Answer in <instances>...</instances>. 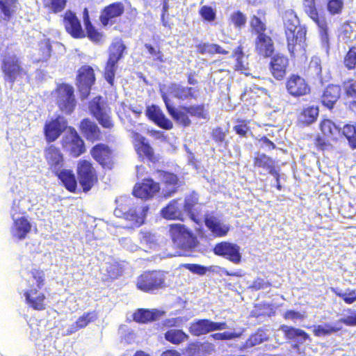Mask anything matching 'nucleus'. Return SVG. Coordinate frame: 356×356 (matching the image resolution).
<instances>
[{
  "label": "nucleus",
  "instance_id": "obj_1",
  "mask_svg": "<svg viewBox=\"0 0 356 356\" xmlns=\"http://www.w3.org/2000/svg\"><path fill=\"white\" fill-rule=\"evenodd\" d=\"M117 207L114 210L116 217L123 218L130 223V228H138L145 221L149 206L142 203H134L127 196H121L116 200Z\"/></svg>",
  "mask_w": 356,
  "mask_h": 356
},
{
  "label": "nucleus",
  "instance_id": "obj_2",
  "mask_svg": "<svg viewBox=\"0 0 356 356\" xmlns=\"http://www.w3.org/2000/svg\"><path fill=\"white\" fill-rule=\"evenodd\" d=\"M161 96L168 114L176 122L184 127L191 124L189 116L198 119H204L206 118V109L203 104L188 106L183 105L180 106V110H177L172 105V101L166 92H161Z\"/></svg>",
  "mask_w": 356,
  "mask_h": 356
},
{
  "label": "nucleus",
  "instance_id": "obj_3",
  "mask_svg": "<svg viewBox=\"0 0 356 356\" xmlns=\"http://www.w3.org/2000/svg\"><path fill=\"white\" fill-rule=\"evenodd\" d=\"M77 180L84 193L90 191L99 181L97 170L92 163L86 159H80L76 167Z\"/></svg>",
  "mask_w": 356,
  "mask_h": 356
},
{
  "label": "nucleus",
  "instance_id": "obj_4",
  "mask_svg": "<svg viewBox=\"0 0 356 356\" xmlns=\"http://www.w3.org/2000/svg\"><path fill=\"white\" fill-rule=\"evenodd\" d=\"M55 101L62 113L72 114L76 106L74 87L66 83L58 84L55 89Z\"/></svg>",
  "mask_w": 356,
  "mask_h": 356
},
{
  "label": "nucleus",
  "instance_id": "obj_5",
  "mask_svg": "<svg viewBox=\"0 0 356 356\" xmlns=\"http://www.w3.org/2000/svg\"><path fill=\"white\" fill-rule=\"evenodd\" d=\"M96 82V75L93 67L88 65L81 66L76 71L75 85L81 99H87L92 86Z\"/></svg>",
  "mask_w": 356,
  "mask_h": 356
},
{
  "label": "nucleus",
  "instance_id": "obj_6",
  "mask_svg": "<svg viewBox=\"0 0 356 356\" xmlns=\"http://www.w3.org/2000/svg\"><path fill=\"white\" fill-rule=\"evenodd\" d=\"M136 286L146 293L163 289L165 286V275L161 270L144 271L138 277Z\"/></svg>",
  "mask_w": 356,
  "mask_h": 356
},
{
  "label": "nucleus",
  "instance_id": "obj_7",
  "mask_svg": "<svg viewBox=\"0 0 356 356\" xmlns=\"http://www.w3.org/2000/svg\"><path fill=\"white\" fill-rule=\"evenodd\" d=\"M60 144L70 156L77 158L86 151V144L75 128L69 127L67 131L63 136Z\"/></svg>",
  "mask_w": 356,
  "mask_h": 356
},
{
  "label": "nucleus",
  "instance_id": "obj_8",
  "mask_svg": "<svg viewBox=\"0 0 356 356\" xmlns=\"http://www.w3.org/2000/svg\"><path fill=\"white\" fill-rule=\"evenodd\" d=\"M90 114L98 121L99 124L105 129H111L114 122L111 116V110L101 96L94 97L88 104Z\"/></svg>",
  "mask_w": 356,
  "mask_h": 356
},
{
  "label": "nucleus",
  "instance_id": "obj_9",
  "mask_svg": "<svg viewBox=\"0 0 356 356\" xmlns=\"http://www.w3.org/2000/svg\"><path fill=\"white\" fill-rule=\"evenodd\" d=\"M307 28L300 27L298 30L285 33L287 49L292 58L306 56Z\"/></svg>",
  "mask_w": 356,
  "mask_h": 356
},
{
  "label": "nucleus",
  "instance_id": "obj_10",
  "mask_svg": "<svg viewBox=\"0 0 356 356\" xmlns=\"http://www.w3.org/2000/svg\"><path fill=\"white\" fill-rule=\"evenodd\" d=\"M302 8L307 15L316 24L321 38L327 42L329 28L324 15L320 14L316 6V0H302Z\"/></svg>",
  "mask_w": 356,
  "mask_h": 356
},
{
  "label": "nucleus",
  "instance_id": "obj_11",
  "mask_svg": "<svg viewBox=\"0 0 356 356\" xmlns=\"http://www.w3.org/2000/svg\"><path fill=\"white\" fill-rule=\"evenodd\" d=\"M131 137L134 149L138 156L142 161L146 160L152 163L158 161V154L156 153L147 138L137 131H133Z\"/></svg>",
  "mask_w": 356,
  "mask_h": 356
},
{
  "label": "nucleus",
  "instance_id": "obj_12",
  "mask_svg": "<svg viewBox=\"0 0 356 356\" xmlns=\"http://www.w3.org/2000/svg\"><path fill=\"white\" fill-rule=\"evenodd\" d=\"M1 61L4 79L13 83L24 72L19 58L15 54H8L2 56Z\"/></svg>",
  "mask_w": 356,
  "mask_h": 356
},
{
  "label": "nucleus",
  "instance_id": "obj_13",
  "mask_svg": "<svg viewBox=\"0 0 356 356\" xmlns=\"http://www.w3.org/2000/svg\"><path fill=\"white\" fill-rule=\"evenodd\" d=\"M227 327L226 322H214L208 318H203L192 322L188 331L193 336L200 337L213 331L225 330Z\"/></svg>",
  "mask_w": 356,
  "mask_h": 356
},
{
  "label": "nucleus",
  "instance_id": "obj_14",
  "mask_svg": "<svg viewBox=\"0 0 356 356\" xmlns=\"http://www.w3.org/2000/svg\"><path fill=\"white\" fill-rule=\"evenodd\" d=\"M125 6L122 1H115L102 9L99 21L102 26H112L124 13Z\"/></svg>",
  "mask_w": 356,
  "mask_h": 356
},
{
  "label": "nucleus",
  "instance_id": "obj_15",
  "mask_svg": "<svg viewBox=\"0 0 356 356\" xmlns=\"http://www.w3.org/2000/svg\"><path fill=\"white\" fill-rule=\"evenodd\" d=\"M67 122L61 115L45 122L43 132L47 143L56 141L67 128Z\"/></svg>",
  "mask_w": 356,
  "mask_h": 356
},
{
  "label": "nucleus",
  "instance_id": "obj_16",
  "mask_svg": "<svg viewBox=\"0 0 356 356\" xmlns=\"http://www.w3.org/2000/svg\"><path fill=\"white\" fill-rule=\"evenodd\" d=\"M168 90L169 94L181 102L196 101L200 95V89L198 87L186 86L175 82L171 83Z\"/></svg>",
  "mask_w": 356,
  "mask_h": 356
},
{
  "label": "nucleus",
  "instance_id": "obj_17",
  "mask_svg": "<svg viewBox=\"0 0 356 356\" xmlns=\"http://www.w3.org/2000/svg\"><path fill=\"white\" fill-rule=\"evenodd\" d=\"M252 166L254 170L259 171L260 175H262L261 170L266 171L278 179L279 170L276 161L266 154L256 152L252 158Z\"/></svg>",
  "mask_w": 356,
  "mask_h": 356
},
{
  "label": "nucleus",
  "instance_id": "obj_18",
  "mask_svg": "<svg viewBox=\"0 0 356 356\" xmlns=\"http://www.w3.org/2000/svg\"><path fill=\"white\" fill-rule=\"evenodd\" d=\"M90 155L92 159L103 168L111 169L113 166V150L109 146L104 143H98L90 149Z\"/></svg>",
  "mask_w": 356,
  "mask_h": 356
},
{
  "label": "nucleus",
  "instance_id": "obj_19",
  "mask_svg": "<svg viewBox=\"0 0 356 356\" xmlns=\"http://www.w3.org/2000/svg\"><path fill=\"white\" fill-rule=\"evenodd\" d=\"M213 253L225 258L229 261L238 264L241 261L240 247L236 244L227 241H222L215 245L213 249Z\"/></svg>",
  "mask_w": 356,
  "mask_h": 356
},
{
  "label": "nucleus",
  "instance_id": "obj_20",
  "mask_svg": "<svg viewBox=\"0 0 356 356\" xmlns=\"http://www.w3.org/2000/svg\"><path fill=\"white\" fill-rule=\"evenodd\" d=\"M286 88L289 94L299 97L309 94L311 88L308 83L298 74H291L286 82Z\"/></svg>",
  "mask_w": 356,
  "mask_h": 356
},
{
  "label": "nucleus",
  "instance_id": "obj_21",
  "mask_svg": "<svg viewBox=\"0 0 356 356\" xmlns=\"http://www.w3.org/2000/svg\"><path fill=\"white\" fill-rule=\"evenodd\" d=\"M269 70L271 75L278 81L284 79L289 66V59L284 54L277 53L270 56Z\"/></svg>",
  "mask_w": 356,
  "mask_h": 356
},
{
  "label": "nucleus",
  "instance_id": "obj_22",
  "mask_svg": "<svg viewBox=\"0 0 356 356\" xmlns=\"http://www.w3.org/2000/svg\"><path fill=\"white\" fill-rule=\"evenodd\" d=\"M44 156L49 166V170L55 173L63 168L65 164L63 154L54 145H50L44 149Z\"/></svg>",
  "mask_w": 356,
  "mask_h": 356
},
{
  "label": "nucleus",
  "instance_id": "obj_23",
  "mask_svg": "<svg viewBox=\"0 0 356 356\" xmlns=\"http://www.w3.org/2000/svg\"><path fill=\"white\" fill-rule=\"evenodd\" d=\"M63 22L66 32L73 38L81 39L86 37L81 22L74 12L70 10H66Z\"/></svg>",
  "mask_w": 356,
  "mask_h": 356
},
{
  "label": "nucleus",
  "instance_id": "obj_24",
  "mask_svg": "<svg viewBox=\"0 0 356 356\" xmlns=\"http://www.w3.org/2000/svg\"><path fill=\"white\" fill-rule=\"evenodd\" d=\"M160 191V184L151 178L143 179L142 182L135 186L133 195L141 199H150Z\"/></svg>",
  "mask_w": 356,
  "mask_h": 356
},
{
  "label": "nucleus",
  "instance_id": "obj_25",
  "mask_svg": "<svg viewBox=\"0 0 356 356\" xmlns=\"http://www.w3.org/2000/svg\"><path fill=\"white\" fill-rule=\"evenodd\" d=\"M145 115L158 127L170 130L173 128V123L164 115L161 109L156 105L152 104L147 106Z\"/></svg>",
  "mask_w": 356,
  "mask_h": 356
},
{
  "label": "nucleus",
  "instance_id": "obj_26",
  "mask_svg": "<svg viewBox=\"0 0 356 356\" xmlns=\"http://www.w3.org/2000/svg\"><path fill=\"white\" fill-rule=\"evenodd\" d=\"M254 51L259 57L264 58L272 56L275 51L273 38L267 34L257 36L254 40Z\"/></svg>",
  "mask_w": 356,
  "mask_h": 356
},
{
  "label": "nucleus",
  "instance_id": "obj_27",
  "mask_svg": "<svg viewBox=\"0 0 356 356\" xmlns=\"http://www.w3.org/2000/svg\"><path fill=\"white\" fill-rule=\"evenodd\" d=\"M341 96V88L338 84H329L324 89L321 102L323 106L332 110Z\"/></svg>",
  "mask_w": 356,
  "mask_h": 356
},
{
  "label": "nucleus",
  "instance_id": "obj_28",
  "mask_svg": "<svg viewBox=\"0 0 356 356\" xmlns=\"http://www.w3.org/2000/svg\"><path fill=\"white\" fill-rule=\"evenodd\" d=\"M79 131L85 138L94 143L102 139V131L97 124L90 118L81 120L79 126Z\"/></svg>",
  "mask_w": 356,
  "mask_h": 356
},
{
  "label": "nucleus",
  "instance_id": "obj_29",
  "mask_svg": "<svg viewBox=\"0 0 356 356\" xmlns=\"http://www.w3.org/2000/svg\"><path fill=\"white\" fill-rule=\"evenodd\" d=\"M25 302L29 307L36 311H43L47 307L46 296L36 289H30L24 293Z\"/></svg>",
  "mask_w": 356,
  "mask_h": 356
},
{
  "label": "nucleus",
  "instance_id": "obj_30",
  "mask_svg": "<svg viewBox=\"0 0 356 356\" xmlns=\"http://www.w3.org/2000/svg\"><path fill=\"white\" fill-rule=\"evenodd\" d=\"M214 350V345L208 341L189 343L185 350V356H206Z\"/></svg>",
  "mask_w": 356,
  "mask_h": 356
},
{
  "label": "nucleus",
  "instance_id": "obj_31",
  "mask_svg": "<svg viewBox=\"0 0 356 356\" xmlns=\"http://www.w3.org/2000/svg\"><path fill=\"white\" fill-rule=\"evenodd\" d=\"M83 21L86 30V36H87L88 39L93 43H102L104 40V34L97 29H96V27L91 22L89 12L87 8H85L83 11Z\"/></svg>",
  "mask_w": 356,
  "mask_h": 356
},
{
  "label": "nucleus",
  "instance_id": "obj_32",
  "mask_svg": "<svg viewBox=\"0 0 356 356\" xmlns=\"http://www.w3.org/2000/svg\"><path fill=\"white\" fill-rule=\"evenodd\" d=\"M54 174L62 182L66 190L73 193L76 192L78 180L72 170L61 168Z\"/></svg>",
  "mask_w": 356,
  "mask_h": 356
},
{
  "label": "nucleus",
  "instance_id": "obj_33",
  "mask_svg": "<svg viewBox=\"0 0 356 356\" xmlns=\"http://www.w3.org/2000/svg\"><path fill=\"white\" fill-rule=\"evenodd\" d=\"M160 175L161 181L165 187L170 186L169 189H163L164 195L170 197L178 191L180 186L179 179L177 175L164 170H158Z\"/></svg>",
  "mask_w": 356,
  "mask_h": 356
},
{
  "label": "nucleus",
  "instance_id": "obj_34",
  "mask_svg": "<svg viewBox=\"0 0 356 356\" xmlns=\"http://www.w3.org/2000/svg\"><path fill=\"white\" fill-rule=\"evenodd\" d=\"M19 0H0V23H7L15 15Z\"/></svg>",
  "mask_w": 356,
  "mask_h": 356
},
{
  "label": "nucleus",
  "instance_id": "obj_35",
  "mask_svg": "<svg viewBox=\"0 0 356 356\" xmlns=\"http://www.w3.org/2000/svg\"><path fill=\"white\" fill-rule=\"evenodd\" d=\"M162 313L157 309L140 308L132 314L133 321L139 324H147L156 321Z\"/></svg>",
  "mask_w": 356,
  "mask_h": 356
},
{
  "label": "nucleus",
  "instance_id": "obj_36",
  "mask_svg": "<svg viewBox=\"0 0 356 356\" xmlns=\"http://www.w3.org/2000/svg\"><path fill=\"white\" fill-rule=\"evenodd\" d=\"M173 199L161 210V216L166 220H183V212L179 201Z\"/></svg>",
  "mask_w": 356,
  "mask_h": 356
},
{
  "label": "nucleus",
  "instance_id": "obj_37",
  "mask_svg": "<svg viewBox=\"0 0 356 356\" xmlns=\"http://www.w3.org/2000/svg\"><path fill=\"white\" fill-rule=\"evenodd\" d=\"M204 223L206 227L217 237L225 236L229 231V226L221 223L218 218L213 216H207Z\"/></svg>",
  "mask_w": 356,
  "mask_h": 356
},
{
  "label": "nucleus",
  "instance_id": "obj_38",
  "mask_svg": "<svg viewBox=\"0 0 356 356\" xmlns=\"http://www.w3.org/2000/svg\"><path fill=\"white\" fill-rule=\"evenodd\" d=\"M31 230V224L28 219L22 216L14 220L12 234L19 240L24 239Z\"/></svg>",
  "mask_w": 356,
  "mask_h": 356
},
{
  "label": "nucleus",
  "instance_id": "obj_39",
  "mask_svg": "<svg viewBox=\"0 0 356 356\" xmlns=\"http://www.w3.org/2000/svg\"><path fill=\"white\" fill-rule=\"evenodd\" d=\"M169 234L173 243L177 246H184V239L191 235L186 227L180 224L169 225Z\"/></svg>",
  "mask_w": 356,
  "mask_h": 356
},
{
  "label": "nucleus",
  "instance_id": "obj_40",
  "mask_svg": "<svg viewBox=\"0 0 356 356\" xmlns=\"http://www.w3.org/2000/svg\"><path fill=\"white\" fill-rule=\"evenodd\" d=\"M284 26V33L295 31L300 27H306L300 24V19L296 12L293 10H285L282 15Z\"/></svg>",
  "mask_w": 356,
  "mask_h": 356
},
{
  "label": "nucleus",
  "instance_id": "obj_41",
  "mask_svg": "<svg viewBox=\"0 0 356 356\" xmlns=\"http://www.w3.org/2000/svg\"><path fill=\"white\" fill-rule=\"evenodd\" d=\"M280 330L287 339L293 340L299 338L302 341L309 339V335L305 331L299 328L282 325L280 327Z\"/></svg>",
  "mask_w": 356,
  "mask_h": 356
},
{
  "label": "nucleus",
  "instance_id": "obj_42",
  "mask_svg": "<svg viewBox=\"0 0 356 356\" xmlns=\"http://www.w3.org/2000/svg\"><path fill=\"white\" fill-rule=\"evenodd\" d=\"M52 52L51 42L49 38H44L38 42L37 63H46L51 56Z\"/></svg>",
  "mask_w": 356,
  "mask_h": 356
},
{
  "label": "nucleus",
  "instance_id": "obj_43",
  "mask_svg": "<svg viewBox=\"0 0 356 356\" xmlns=\"http://www.w3.org/2000/svg\"><path fill=\"white\" fill-rule=\"evenodd\" d=\"M197 52L200 54H222L227 55L229 51L224 49L218 44H210L209 42H200L195 45Z\"/></svg>",
  "mask_w": 356,
  "mask_h": 356
},
{
  "label": "nucleus",
  "instance_id": "obj_44",
  "mask_svg": "<svg viewBox=\"0 0 356 356\" xmlns=\"http://www.w3.org/2000/svg\"><path fill=\"white\" fill-rule=\"evenodd\" d=\"M126 49V46L122 39H118L111 44L108 53V61L118 63L123 57V54Z\"/></svg>",
  "mask_w": 356,
  "mask_h": 356
},
{
  "label": "nucleus",
  "instance_id": "obj_45",
  "mask_svg": "<svg viewBox=\"0 0 356 356\" xmlns=\"http://www.w3.org/2000/svg\"><path fill=\"white\" fill-rule=\"evenodd\" d=\"M97 318V313L95 311L85 312L79 316L77 320L72 325L71 332H76L86 327L89 323L95 321Z\"/></svg>",
  "mask_w": 356,
  "mask_h": 356
},
{
  "label": "nucleus",
  "instance_id": "obj_46",
  "mask_svg": "<svg viewBox=\"0 0 356 356\" xmlns=\"http://www.w3.org/2000/svg\"><path fill=\"white\" fill-rule=\"evenodd\" d=\"M188 335L182 330L170 329L164 334L165 339L174 345H179L188 339Z\"/></svg>",
  "mask_w": 356,
  "mask_h": 356
},
{
  "label": "nucleus",
  "instance_id": "obj_47",
  "mask_svg": "<svg viewBox=\"0 0 356 356\" xmlns=\"http://www.w3.org/2000/svg\"><path fill=\"white\" fill-rule=\"evenodd\" d=\"M318 113L319 109L317 106H309L302 110L300 118L304 123L309 124L316 120Z\"/></svg>",
  "mask_w": 356,
  "mask_h": 356
},
{
  "label": "nucleus",
  "instance_id": "obj_48",
  "mask_svg": "<svg viewBox=\"0 0 356 356\" xmlns=\"http://www.w3.org/2000/svg\"><path fill=\"white\" fill-rule=\"evenodd\" d=\"M250 26L251 33L257 36L266 34L267 26L265 19L262 20L258 16L252 15L250 19Z\"/></svg>",
  "mask_w": 356,
  "mask_h": 356
},
{
  "label": "nucleus",
  "instance_id": "obj_49",
  "mask_svg": "<svg viewBox=\"0 0 356 356\" xmlns=\"http://www.w3.org/2000/svg\"><path fill=\"white\" fill-rule=\"evenodd\" d=\"M44 8L51 13L62 12L66 7L67 0H42Z\"/></svg>",
  "mask_w": 356,
  "mask_h": 356
},
{
  "label": "nucleus",
  "instance_id": "obj_50",
  "mask_svg": "<svg viewBox=\"0 0 356 356\" xmlns=\"http://www.w3.org/2000/svg\"><path fill=\"white\" fill-rule=\"evenodd\" d=\"M228 20L235 29L241 30L246 25L247 17L241 10H236L229 15Z\"/></svg>",
  "mask_w": 356,
  "mask_h": 356
},
{
  "label": "nucleus",
  "instance_id": "obj_51",
  "mask_svg": "<svg viewBox=\"0 0 356 356\" xmlns=\"http://www.w3.org/2000/svg\"><path fill=\"white\" fill-rule=\"evenodd\" d=\"M345 68L349 71L356 69V46H351L343 58Z\"/></svg>",
  "mask_w": 356,
  "mask_h": 356
},
{
  "label": "nucleus",
  "instance_id": "obj_52",
  "mask_svg": "<svg viewBox=\"0 0 356 356\" xmlns=\"http://www.w3.org/2000/svg\"><path fill=\"white\" fill-rule=\"evenodd\" d=\"M198 204V195L196 193L192 192L187 195L184 199V204L183 206L184 210L192 218L194 217V209Z\"/></svg>",
  "mask_w": 356,
  "mask_h": 356
},
{
  "label": "nucleus",
  "instance_id": "obj_53",
  "mask_svg": "<svg viewBox=\"0 0 356 356\" xmlns=\"http://www.w3.org/2000/svg\"><path fill=\"white\" fill-rule=\"evenodd\" d=\"M249 121L243 119H236L233 127L234 131L241 138H247L250 131Z\"/></svg>",
  "mask_w": 356,
  "mask_h": 356
},
{
  "label": "nucleus",
  "instance_id": "obj_54",
  "mask_svg": "<svg viewBox=\"0 0 356 356\" xmlns=\"http://www.w3.org/2000/svg\"><path fill=\"white\" fill-rule=\"evenodd\" d=\"M341 330V326H337V325H331L330 324H325L324 325H319L315 326L313 330V332L315 336L321 337L330 335L332 333L339 332Z\"/></svg>",
  "mask_w": 356,
  "mask_h": 356
},
{
  "label": "nucleus",
  "instance_id": "obj_55",
  "mask_svg": "<svg viewBox=\"0 0 356 356\" xmlns=\"http://www.w3.org/2000/svg\"><path fill=\"white\" fill-rule=\"evenodd\" d=\"M268 339V337L264 330H258L257 332L252 334L246 340L245 346L253 347L267 341Z\"/></svg>",
  "mask_w": 356,
  "mask_h": 356
},
{
  "label": "nucleus",
  "instance_id": "obj_56",
  "mask_svg": "<svg viewBox=\"0 0 356 356\" xmlns=\"http://www.w3.org/2000/svg\"><path fill=\"white\" fill-rule=\"evenodd\" d=\"M352 149H356V127L353 124H345L342 131Z\"/></svg>",
  "mask_w": 356,
  "mask_h": 356
},
{
  "label": "nucleus",
  "instance_id": "obj_57",
  "mask_svg": "<svg viewBox=\"0 0 356 356\" xmlns=\"http://www.w3.org/2000/svg\"><path fill=\"white\" fill-rule=\"evenodd\" d=\"M118 63L107 60L104 70V77L106 81L113 86L114 85L115 72Z\"/></svg>",
  "mask_w": 356,
  "mask_h": 356
},
{
  "label": "nucleus",
  "instance_id": "obj_58",
  "mask_svg": "<svg viewBox=\"0 0 356 356\" xmlns=\"http://www.w3.org/2000/svg\"><path fill=\"white\" fill-rule=\"evenodd\" d=\"M332 292L336 296L341 298L346 304L351 305L356 301V291L355 289H348V293H343L336 288L331 289Z\"/></svg>",
  "mask_w": 356,
  "mask_h": 356
},
{
  "label": "nucleus",
  "instance_id": "obj_59",
  "mask_svg": "<svg viewBox=\"0 0 356 356\" xmlns=\"http://www.w3.org/2000/svg\"><path fill=\"white\" fill-rule=\"evenodd\" d=\"M320 130L325 137H329L334 134L337 127L330 119H323L319 124Z\"/></svg>",
  "mask_w": 356,
  "mask_h": 356
},
{
  "label": "nucleus",
  "instance_id": "obj_60",
  "mask_svg": "<svg viewBox=\"0 0 356 356\" xmlns=\"http://www.w3.org/2000/svg\"><path fill=\"white\" fill-rule=\"evenodd\" d=\"M229 130L227 129H224L220 127H216L212 129L211 136L216 143H225L227 145V141L226 140V136Z\"/></svg>",
  "mask_w": 356,
  "mask_h": 356
},
{
  "label": "nucleus",
  "instance_id": "obj_61",
  "mask_svg": "<svg viewBox=\"0 0 356 356\" xmlns=\"http://www.w3.org/2000/svg\"><path fill=\"white\" fill-rule=\"evenodd\" d=\"M140 240L143 245H145L150 249L155 248L158 245L155 235L148 232H141Z\"/></svg>",
  "mask_w": 356,
  "mask_h": 356
},
{
  "label": "nucleus",
  "instance_id": "obj_62",
  "mask_svg": "<svg viewBox=\"0 0 356 356\" xmlns=\"http://www.w3.org/2000/svg\"><path fill=\"white\" fill-rule=\"evenodd\" d=\"M122 274V268L117 262L110 263L106 267V276L113 280Z\"/></svg>",
  "mask_w": 356,
  "mask_h": 356
},
{
  "label": "nucleus",
  "instance_id": "obj_63",
  "mask_svg": "<svg viewBox=\"0 0 356 356\" xmlns=\"http://www.w3.org/2000/svg\"><path fill=\"white\" fill-rule=\"evenodd\" d=\"M343 8V0H328L327 3V10L332 15H339L341 13Z\"/></svg>",
  "mask_w": 356,
  "mask_h": 356
},
{
  "label": "nucleus",
  "instance_id": "obj_64",
  "mask_svg": "<svg viewBox=\"0 0 356 356\" xmlns=\"http://www.w3.org/2000/svg\"><path fill=\"white\" fill-rule=\"evenodd\" d=\"M199 14L207 22H213L216 19V14L214 9L209 6H202L199 10Z\"/></svg>",
  "mask_w": 356,
  "mask_h": 356
}]
</instances>
